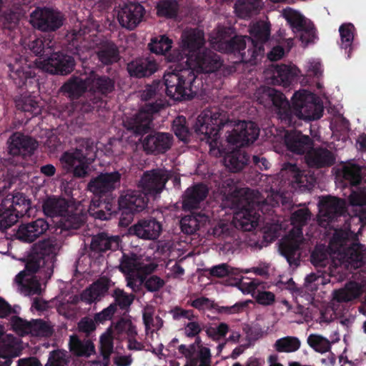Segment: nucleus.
<instances>
[{
  "label": "nucleus",
  "instance_id": "10",
  "mask_svg": "<svg viewBox=\"0 0 366 366\" xmlns=\"http://www.w3.org/2000/svg\"><path fill=\"white\" fill-rule=\"evenodd\" d=\"M6 144L11 163L22 167L29 164V161L38 147L36 139L20 132L13 133Z\"/></svg>",
  "mask_w": 366,
  "mask_h": 366
},
{
  "label": "nucleus",
  "instance_id": "34",
  "mask_svg": "<svg viewBox=\"0 0 366 366\" xmlns=\"http://www.w3.org/2000/svg\"><path fill=\"white\" fill-rule=\"evenodd\" d=\"M280 250L290 266L297 267L300 264L301 247L299 241L294 239H286L280 244Z\"/></svg>",
  "mask_w": 366,
  "mask_h": 366
},
{
  "label": "nucleus",
  "instance_id": "59",
  "mask_svg": "<svg viewBox=\"0 0 366 366\" xmlns=\"http://www.w3.org/2000/svg\"><path fill=\"white\" fill-rule=\"evenodd\" d=\"M186 123V118L179 116L173 121L172 124V129L175 135L182 142H187L189 136V130Z\"/></svg>",
  "mask_w": 366,
  "mask_h": 366
},
{
  "label": "nucleus",
  "instance_id": "2",
  "mask_svg": "<svg viewBox=\"0 0 366 366\" xmlns=\"http://www.w3.org/2000/svg\"><path fill=\"white\" fill-rule=\"evenodd\" d=\"M250 36L236 34L232 26H219L214 37L217 49L227 54L238 53L244 61L256 60L264 55V44L270 36L269 25L257 22L249 29Z\"/></svg>",
  "mask_w": 366,
  "mask_h": 366
},
{
  "label": "nucleus",
  "instance_id": "57",
  "mask_svg": "<svg viewBox=\"0 0 366 366\" xmlns=\"http://www.w3.org/2000/svg\"><path fill=\"white\" fill-rule=\"evenodd\" d=\"M362 169L357 164H351L344 167L343 178L352 186H357L362 182Z\"/></svg>",
  "mask_w": 366,
  "mask_h": 366
},
{
  "label": "nucleus",
  "instance_id": "55",
  "mask_svg": "<svg viewBox=\"0 0 366 366\" xmlns=\"http://www.w3.org/2000/svg\"><path fill=\"white\" fill-rule=\"evenodd\" d=\"M16 105L18 110L29 112L33 116H37L41 113V109L39 103L30 96L16 100Z\"/></svg>",
  "mask_w": 366,
  "mask_h": 366
},
{
  "label": "nucleus",
  "instance_id": "43",
  "mask_svg": "<svg viewBox=\"0 0 366 366\" xmlns=\"http://www.w3.org/2000/svg\"><path fill=\"white\" fill-rule=\"evenodd\" d=\"M5 199L9 200V203L8 205L11 204V209L18 214L19 218L24 217L28 213L31 202L23 193L17 192L12 195L11 198H9L8 196Z\"/></svg>",
  "mask_w": 366,
  "mask_h": 366
},
{
  "label": "nucleus",
  "instance_id": "12",
  "mask_svg": "<svg viewBox=\"0 0 366 366\" xmlns=\"http://www.w3.org/2000/svg\"><path fill=\"white\" fill-rule=\"evenodd\" d=\"M122 174L118 171L102 172L92 178L87 184L88 191L98 199L114 197L112 192L120 186Z\"/></svg>",
  "mask_w": 366,
  "mask_h": 366
},
{
  "label": "nucleus",
  "instance_id": "11",
  "mask_svg": "<svg viewBox=\"0 0 366 366\" xmlns=\"http://www.w3.org/2000/svg\"><path fill=\"white\" fill-rule=\"evenodd\" d=\"M204 44L205 39L202 31L198 29L186 31L182 35V49H173L167 56V61L182 63L188 66L193 56L204 49Z\"/></svg>",
  "mask_w": 366,
  "mask_h": 366
},
{
  "label": "nucleus",
  "instance_id": "22",
  "mask_svg": "<svg viewBox=\"0 0 366 366\" xmlns=\"http://www.w3.org/2000/svg\"><path fill=\"white\" fill-rule=\"evenodd\" d=\"M305 160L309 167L320 169L332 166L335 163V157L327 148L312 146L305 154Z\"/></svg>",
  "mask_w": 366,
  "mask_h": 366
},
{
  "label": "nucleus",
  "instance_id": "37",
  "mask_svg": "<svg viewBox=\"0 0 366 366\" xmlns=\"http://www.w3.org/2000/svg\"><path fill=\"white\" fill-rule=\"evenodd\" d=\"M249 155L242 149H234L224 157L225 166L232 172L241 171L248 163Z\"/></svg>",
  "mask_w": 366,
  "mask_h": 366
},
{
  "label": "nucleus",
  "instance_id": "29",
  "mask_svg": "<svg viewBox=\"0 0 366 366\" xmlns=\"http://www.w3.org/2000/svg\"><path fill=\"white\" fill-rule=\"evenodd\" d=\"M319 206L322 215L329 221L343 215L346 212L345 201L337 197H323L320 201Z\"/></svg>",
  "mask_w": 366,
  "mask_h": 366
},
{
  "label": "nucleus",
  "instance_id": "17",
  "mask_svg": "<svg viewBox=\"0 0 366 366\" xmlns=\"http://www.w3.org/2000/svg\"><path fill=\"white\" fill-rule=\"evenodd\" d=\"M20 355L19 339L5 334L0 325V366H11L13 358Z\"/></svg>",
  "mask_w": 366,
  "mask_h": 366
},
{
  "label": "nucleus",
  "instance_id": "19",
  "mask_svg": "<svg viewBox=\"0 0 366 366\" xmlns=\"http://www.w3.org/2000/svg\"><path fill=\"white\" fill-rule=\"evenodd\" d=\"M92 204L89 207V213L94 219L99 220H109L112 217H119L116 206L115 197L106 199H93Z\"/></svg>",
  "mask_w": 366,
  "mask_h": 366
},
{
  "label": "nucleus",
  "instance_id": "33",
  "mask_svg": "<svg viewBox=\"0 0 366 366\" xmlns=\"http://www.w3.org/2000/svg\"><path fill=\"white\" fill-rule=\"evenodd\" d=\"M119 243L118 236H109L107 233L100 232L92 237L90 248L97 252L116 250L119 248Z\"/></svg>",
  "mask_w": 366,
  "mask_h": 366
},
{
  "label": "nucleus",
  "instance_id": "60",
  "mask_svg": "<svg viewBox=\"0 0 366 366\" xmlns=\"http://www.w3.org/2000/svg\"><path fill=\"white\" fill-rule=\"evenodd\" d=\"M310 262L315 267H325L328 263V253L325 246L317 245L310 255Z\"/></svg>",
  "mask_w": 366,
  "mask_h": 366
},
{
  "label": "nucleus",
  "instance_id": "13",
  "mask_svg": "<svg viewBox=\"0 0 366 366\" xmlns=\"http://www.w3.org/2000/svg\"><path fill=\"white\" fill-rule=\"evenodd\" d=\"M30 18L32 25L41 31H56L65 20L60 11L49 7H37L31 12Z\"/></svg>",
  "mask_w": 366,
  "mask_h": 366
},
{
  "label": "nucleus",
  "instance_id": "41",
  "mask_svg": "<svg viewBox=\"0 0 366 366\" xmlns=\"http://www.w3.org/2000/svg\"><path fill=\"white\" fill-rule=\"evenodd\" d=\"M355 29L352 24H342L339 28L340 35V47L345 49L347 58L351 57L352 51L353 50V41H354V31Z\"/></svg>",
  "mask_w": 366,
  "mask_h": 366
},
{
  "label": "nucleus",
  "instance_id": "39",
  "mask_svg": "<svg viewBox=\"0 0 366 366\" xmlns=\"http://www.w3.org/2000/svg\"><path fill=\"white\" fill-rule=\"evenodd\" d=\"M97 55L99 61L106 66L112 65L119 60V51L113 42H106L98 49Z\"/></svg>",
  "mask_w": 366,
  "mask_h": 366
},
{
  "label": "nucleus",
  "instance_id": "14",
  "mask_svg": "<svg viewBox=\"0 0 366 366\" xmlns=\"http://www.w3.org/2000/svg\"><path fill=\"white\" fill-rule=\"evenodd\" d=\"M219 56L208 49H203L202 51L197 52L192 60H189L188 66L197 72L212 73L222 66ZM187 67V65L184 64Z\"/></svg>",
  "mask_w": 366,
  "mask_h": 366
},
{
  "label": "nucleus",
  "instance_id": "58",
  "mask_svg": "<svg viewBox=\"0 0 366 366\" xmlns=\"http://www.w3.org/2000/svg\"><path fill=\"white\" fill-rule=\"evenodd\" d=\"M139 262L137 254L134 253L131 255L123 254L120 259L119 270L124 274L137 271Z\"/></svg>",
  "mask_w": 366,
  "mask_h": 366
},
{
  "label": "nucleus",
  "instance_id": "15",
  "mask_svg": "<svg viewBox=\"0 0 366 366\" xmlns=\"http://www.w3.org/2000/svg\"><path fill=\"white\" fill-rule=\"evenodd\" d=\"M173 136L169 133L153 132L142 140L143 150L147 154H164L172 147Z\"/></svg>",
  "mask_w": 366,
  "mask_h": 366
},
{
  "label": "nucleus",
  "instance_id": "38",
  "mask_svg": "<svg viewBox=\"0 0 366 366\" xmlns=\"http://www.w3.org/2000/svg\"><path fill=\"white\" fill-rule=\"evenodd\" d=\"M300 70L296 66L277 65L274 70V81L284 86H290L296 79Z\"/></svg>",
  "mask_w": 366,
  "mask_h": 366
},
{
  "label": "nucleus",
  "instance_id": "36",
  "mask_svg": "<svg viewBox=\"0 0 366 366\" xmlns=\"http://www.w3.org/2000/svg\"><path fill=\"white\" fill-rule=\"evenodd\" d=\"M43 211L46 216L62 217L67 213L69 203L64 198L49 197L43 202Z\"/></svg>",
  "mask_w": 366,
  "mask_h": 366
},
{
  "label": "nucleus",
  "instance_id": "25",
  "mask_svg": "<svg viewBox=\"0 0 366 366\" xmlns=\"http://www.w3.org/2000/svg\"><path fill=\"white\" fill-rule=\"evenodd\" d=\"M9 76L19 88L26 85L27 81L31 82L35 79V73L26 64L25 59L20 58L14 64H9Z\"/></svg>",
  "mask_w": 366,
  "mask_h": 366
},
{
  "label": "nucleus",
  "instance_id": "16",
  "mask_svg": "<svg viewBox=\"0 0 366 366\" xmlns=\"http://www.w3.org/2000/svg\"><path fill=\"white\" fill-rule=\"evenodd\" d=\"M242 209L234 215L232 224L237 229L250 232L255 229L260 219L259 213L254 207V203L247 202V205L241 203Z\"/></svg>",
  "mask_w": 366,
  "mask_h": 366
},
{
  "label": "nucleus",
  "instance_id": "23",
  "mask_svg": "<svg viewBox=\"0 0 366 366\" xmlns=\"http://www.w3.org/2000/svg\"><path fill=\"white\" fill-rule=\"evenodd\" d=\"M162 224L154 218L139 219L129 228L130 234L144 239H156L162 232Z\"/></svg>",
  "mask_w": 366,
  "mask_h": 366
},
{
  "label": "nucleus",
  "instance_id": "44",
  "mask_svg": "<svg viewBox=\"0 0 366 366\" xmlns=\"http://www.w3.org/2000/svg\"><path fill=\"white\" fill-rule=\"evenodd\" d=\"M8 199H3L0 204V229L4 230L17 222L19 219L18 214L11 209Z\"/></svg>",
  "mask_w": 366,
  "mask_h": 366
},
{
  "label": "nucleus",
  "instance_id": "56",
  "mask_svg": "<svg viewBox=\"0 0 366 366\" xmlns=\"http://www.w3.org/2000/svg\"><path fill=\"white\" fill-rule=\"evenodd\" d=\"M113 349L114 344L112 335L110 333H104L100 337V352L103 357L104 366H108Z\"/></svg>",
  "mask_w": 366,
  "mask_h": 366
},
{
  "label": "nucleus",
  "instance_id": "18",
  "mask_svg": "<svg viewBox=\"0 0 366 366\" xmlns=\"http://www.w3.org/2000/svg\"><path fill=\"white\" fill-rule=\"evenodd\" d=\"M168 180L169 175L166 172L157 169L145 172L140 184L146 194L156 195L163 191Z\"/></svg>",
  "mask_w": 366,
  "mask_h": 366
},
{
  "label": "nucleus",
  "instance_id": "8",
  "mask_svg": "<svg viewBox=\"0 0 366 366\" xmlns=\"http://www.w3.org/2000/svg\"><path fill=\"white\" fill-rule=\"evenodd\" d=\"M87 82L89 84V90L79 101V109L84 113H89L101 107L106 103L104 99L115 89V80L113 78L99 75L93 70L87 74Z\"/></svg>",
  "mask_w": 366,
  "mask_h": 366
},
{
  "label": "nucleus",
  "instance_id": "51",
  "mask_svg": "<svg viewBox=\"0 0 366 366\" xmlns=\"http://www.w3.org/2000/svg\"><path fill=\"white\" fill-rule=\"evenodd\" d=\"M111 295L114 301L110 305H114L116 311H117L118 307L122 310H127L134 300V295L133 294H127L119 288H115Z\"/></svg>",
  "mask_w": 366,
  "mask_h": 366
},
{
  "label": "nucleus",
  "instance_id": "64",
  "mask_svg": "<svg viewBox=\"0 0 366 366\" xmlns=\"http://www.w3.org/2000/svg\"><path fill=\"white\" fill-rule=\"evenodd\" d=\"M68 362L66 352L57 350L50 352L46 366H67Z\"/></svg>",
  "mask_w": 366,
  "mask_h": 366
},
{
  "label": "nucleus",
  "instance_id": "1",
  "mask_svg": "<svg viewBox=\"0 0 366 366\" xmlns=\"http://www.w3.org/2000/svg\"><path fill=\"white\" fill-rule=\"evenodd\" d=\"M232 128L227 132V141L229 144L242 147L253 143L259 137V129L251 121L237 123L229 120L227 113L218 108L204 109L197 117L194 130L201 142L209 144V152H220L219 132L223 127Z\"/></svg>",
  "mask_w": 366,
  "mask_h": 366
},
{
  "label": "nucleus",
  "instance_id": "63",
  "mask_svg": "<svg viewBox=\"0 0 366 366\" xmlns=\"http://www.w3.org/2000/svg\"><path fill=\"white\" fill-rule=\"evenodd\" d=\"M234 229L232 224L219 222L211 229L209 234L214 237L224 239L233 234Z\"/></svg>",
  "mask_w": 366,
  "mask_h": 366
},
{
  "label": "nucleus",
  "instance_id": "45",
  "mask_svg": "<svg viewBox=\"0 0 366 366\" xmlns=\"http://www.w3.org/2000/svg\"><path fill=\"white\" fill-rule=\"evenodd\" d=\"M172 40L166 35H159L152 39L149 48L151 52L164 55L167 60V56L172 51Z\"/></svg>",
  "mask_w": 366,
  "mask_h": 366
},
{
  "label": "nucleus",
  "instance_id": "9",
  "mask_svg": "<svg viewBox=\"0 0 366 366\" xmlns=\"http://www.w3.org/2000/svg\"><path fill=\"white\" fill-rule=\"evenodd\" d=\"M146 193L128 189L123 192L116 200V206L119 213V225L127 227L137 213L142 212L148 204Z\"/></svg>",
  "mask_w": 366,
  "mask_h": 366
},
{
  "label": "nucleus",
  "instance_id": "28",
  "mask_svg": "<svg viewBox=\"0 0 366 366\" xmlns=\"http://www.w3.org/2000/svg\"><path fill=\"white\" fill-rule=\"evenodd\" d=\"M89 90V84L87 82V74L84 76H71L61 87V91L72 100L79 99Z\"/></svg>",
  "mask_w": 366,
  "mask_h": 366
},
{
  "label": "nucleus",
  "instance_id": "54",
  "mask_svg": "<svg viewBox=\"0 0 366 366\" xmlns=\"http://www.w3.org/2000/svg\"><path fill=\"white\" fill-rule=\"evenodd\" d=\"M307 342L315 352L325 353L330 350L331 342L326 337L317 334H310Z\"/></svg>",
  "mask_w": 366,
  "mask_h": 366
},
{
  "label": "nucleus",
  "instance_id": "46",
  "mask_svg": "<svg viewBox=\"0 0 366 366\" xmlns=\"http://www.w3.org/2000/svg\"><path fill=\"white\" fill-rule=\"evenodd\" d=\"M333 298L337 302H348L357 298L359 295V288L357 284L350 282L344 288L335 290Z\"/></svg>",
  "mask_w": 366,
  "mask_h": 366
},
{
  "label": "nucleus",
  "instance_id": "49",
  "mask_svg": "<svg viewBox=\"0 0 366 366\" xmlns=\"http://www.w3.org/2000/svg\"><path fill=\"white\" fill-rule=\"evenodd\" d=\"M204 217L200 214L185 215L179 222L181 231L186 234H194L199 229L201 219Z\"/></svg>",
  "mask_w": 366,
  "mask_h": 366
},
{
  "label": "nucleus",
  "instance_id": "4",
  "mask_svg": "<svg viewBox=\"0 0 366 366\" xmlns=\"http://www.w3.org/2000/svg\"><path fill=\"white\" fill-rule=\"evenodd\" d=\"M163 77L164 91L167 97L175 101L192 99L202 86V79L195 71L182 63H175Z\"/></svg>",
  "mask_w": 366,
  "mask_h": 366
},
{
  "label": "nucleus",
  "instance_id": "62",
  "mask_svg": "<svg viewBox=\"0 0 366 366\" xmlns=\"http://www.w3.org/2000/svg\"><path fill=\"white\" fill-rule=\"evenodd\" d=\"M11 325L12 330L19 336L29 334L30 321L14 315L11 318Z\"/></svg>",
  "mask_w": 366,
  "mask_h": 366
},
{
  "label": "nucleus",
  "instance_id": "50",
  "mask_svg": "<svg viewBox=\"0 0 366 366\" xmlns=\"http://www.w3.org/2000/svg\"><path fill=\"white\" fill-rule=\"evenodd\" d=\"M300 340L294 336H287L276 340L274 347L278 352H293L300 347Z\"/></svg>",
  "mask_w": 366,
  "mask_h": 366
},
{
  "label": "nucleus",
  "instance_id": "27",
  "mask_svg": "<svg viewBox=\"0 0 366 366\" xmlns=\"http://www.w3.org/2000/svg\"><path fill=\"white\" fill-rule=\"evenodd\" d=\"M285 143L289 151L297 154H306L313 146V141L309 136L297 131L287 133Z\"/></svg>",
  "mask_w": 366,
  "mask_h": 366
},
{
  "label": "nucleus",
  "instance_id": "26",
  "mask_svg": "<svg viewBox=\"0 0 366 366\" xmlns=\"http://www.w3.org/2000/svg\"><path fill=\"white\" fill-rule=\"evenodd\" d=\"M127 69L130 76L140 79L155 73L158 69V64L153 58H137L127 64Z\"/></svg>",
  "mask_w": 366,
  "mask_h": 366
},
{
  "label": "nucleus",
  "instance_id": "31",
  "mask_svg": "<svg viewBox=\"0 0 366 366\" xmlns=\"http://www.w3.org/2000/svg\"><path fill=\"white\" fill-rule=\"evenodd\" d=\"M46 265L53 263L56 253V244L52 239H45L33 245L31 252Z\"/></svg>",
  "mask_w": 366,
  "mask_h": 366
},
{
  "label": "nucleus",
  "instance_id": "32",
  "mask_svg": "<svg viewBox=\"0 0 366 366\" xmlns=\"http://www.w3.org/2000/svg\"><path fill=\"white\" fill-rule=\"evenodd\" d=\"M340 255L355 269L361 268L365 263L366 254L364 252L363 246L360 243L351 242Z\"/></svg>",
  "mask_w": 366,
  "mask_h": 366
},
{
  "label": "nucleus",
  "instance_id": "24",
  "mask_svg": "<svg viewBox=\"0 0 366 366\" xmlns=\"http://www.w3.org/2000/svg\"><path fill=\"white\" fill-rule=\"evenodd\" d=\"M209 194V188L204 183H196L188 187L182 195L184 210L197 209Z\"/></svg>",
  "mask_w": 366,
  "mask_h": 366
},
{
  "label": "nucleus",
  "instance_id": "48",
  "mask_svg": "<svg viewBox=\"0 0 366 366\" xmlns=\"http://www.w3.org/2000/svg\"><path fill=\"white\" fill-rule=\"evenodd\" d=\"M248 292L252 293V297L259 305L269 306L275 302V295L273 292L258 290L257 285L253 282L249 283Z\"/></svg>",
  "mask_w": 366,
  "mask_h": 366
},
{
  "label": "nucleus",
  "instance_id": "30",
  "mask_svg": "<svg viewBox=\"0 0 366 366\" xmlns=\"http://www.w3.org/2000/svg\"><path fill=\"white\" fill-rule=\"evenodd\" d=\"M111 280L107 277H102L92 284L81 294V301L92 304L100 300L104 297L110 287Z\"/></svg>",
  "mask_w": 366,
  "mask_h": 366
},
{
  "label": "nucleus",
  "instance_id": "61",
  "mask_svg": "<svg viewBox=\"0 0 366 366\" xmlns=\"http://www.w3.org/2000/svg\"><path fill=\"white\" fill-rule=\"evenodd\" d=\"M311 212L308 208H301L294 211L291 215V223L301 232V227L310 219Z\"/></svg>",
  "mask_w": 366,
  "mask_h": 366
},
{
  "label": "nucleus",
  "instance_id": "52",
  "mask_svg": "<svg viewBox=\"0 0 366 366\" xmlns=\"http://www.w3.org/2000/svg\"><path fill=\"white\" fill-rule=\"evenodd\" d=\"M53 332L52 327L41 319H33L30 321L29 335L33 337H48Z\"/></svg>",
  "mask_w": 366,
  "mask_h": 366
},
{
  "label": "nucleus",
  "instance_id": "5",
  "mask_svg": "<svg viewBox=\"0 0 366 366\" xmlns=\"http://www.w3.org/2000/svg\"><path fill=\"white\" fill-rule=\"evenodd\" d=\"M164 91V84L160 80H155L150 85H147L142 93L144 101L152 99L154 102L145 103L139 111L127 122V129L135 135H143L149 132L152 128L153 114L159 112L165 106L164 102L161 99Z\"/></svg>",
  "mask_w": 366,
  "mask_h": 366
},
{
  "label": "nucleus",
  "instance_id": "3",
  "mask_svg": "<svg viewBox=\"0 0 366 366\" xmlns=\"http://www.w3.org/2000/svg\"><path fill=\"white\" fill-rule=\"evenodd\" d=\"M264 94L272 102L280 119L288 125L295 124L296 118L316 120L322 117V103L315 94L307 90L296 92L292 98V105L285 95L275 89L269 87Z\"/></svg>",
  "mask_w": 366,
  "mask_h": 366
},
{
  "label": "nucleus",
  "instance_id": "6",
  "mask_svg": "<svg viewBox=\"0 0 366 366\" xmlns=\"http://www.w3.org/2000/svg\"><path fill=\"white\" fill-rule=\"evenodd\" d=\"M54 43L49 39H36L30 44L31 51L43 59L42 68L51 74L66 75L74 69L72 56L54 51Z\"/></svg>",
  "mask_w": 366,
  "mask_h": 366
},
{
  "label": "nucleus",
  "instance_id": "42",
  "mask_svg": "<svg viewBox=\"0 0 366 366\" xmlns=\"http://www.w3.org/2000/svg\"><path fill=\"white\" fill-rule=\"evenodd\" d=\"M86 222V214L82 212H69L61 218L60 224L63 230L79 229Z\"/></svg>",
  "mask_w": 366,
  "mask_h": 366
},
{
  "label": "nucleus",
  "instance_id": "21",
  "mask_svg": "<svg viewBox=\"0 0 366 366\" xmlns=\"http://www.w3.org/2000/svg\"><path fill=\"white\" fill-rule=\"evenodd\" d=\"M49 223L42 218L19 225L16 237L24 242H33L49 229Z\"/></svg>",
  "mask_w": 366,
  "mask_h": 366
},
{
  "label": "nucleus",
  "instance_id": "7",
  "mask_svg": "<svg viewBox=\"0 0 366 366\" xmlns=\"http://www.w3.org/2000/svg\"><path fill=\"white\" fill-rule=\"evenodd\" d=\"M96 148L91 139H84L72 152H65L60 161L67 172L75 178H84L89 174V166L96 159Z\"/></svg>",
  "mask_w": 366,
  "mask_h": 366
},
{
  "label": "nucleus",
  "instance_id": "53",
  "mask_svg": "<svg viewBox=\"0 0 366 366\" xmlns=\"http://www.w3.org/2000/svg\"><path fill=\"white\" fill-rule=\"evenodd\" d=\"M229 332V327L225 322L213 323L206 326L205 332L208 337L213 341L218 342L225 338Z\"/></svg>",
  "mask_w": 366,
  "mask_h": 366
},
{
  "label": "nucleus",
  "instance_id": "20",
  "mask_svg": "<svg viewBox=\"0 0 366 366\" xmlns=\"http://www.w3.org/2000/svg\"><path fill=\"white\" fill-rule=\"evenodd\" d=\"M144 14V9L140 4L129 3L119 11L117 19L122 26L132 30L141 22Z\"/></svg>",
  "mask_w": 366,
  "mask_h": 366
},
{
  "label": "nucleus",
  "instance_id": "47",
  "mask_svg": "<svg viewBox=\"0 0 366 366\" xmlns=\"http://www.w3.org/2000/svg\"><path fill=\"white\" fill-rule=\"evenodd\" d=\"M46 266L44 263H43L42 260L38 259L34 254L31 252L29 256V259L28 262L26 263L25 269L23 271H21L16 277V281L19 284H22L25 280V277L26 276H32L35 274L40 267Z\"/></svg>",
  "mask_w": 366,
  "mask_h": 366
},
{
  "label": "nucleus",
  "instance_id": "40",
  "mask_svg": "<svg viewBox=\"0 0 366 366\" xmlns=\"http://www.w3.org/2000/svg\"><path fill=\"white\" fill-rule=\"evenodd\" d=\"M283 16L295 33H299L312 23L300 12L292 9H285Z\"/></svg>",
  "mask_w": 366,
  "mask_h": 366
},
{
  "label": "nucleus",
  "instance_id": "35",
  "mask_svg": "<svg viewBox=\"0 0 366 366\" xmlns=\"http://www.w3.org/2000/svg\"><path fill=\"white\" fill-rule=\"evenodd\" d=\"M350 230L336 229L331 237L328 249L333 254H342V252L347 248L353 241L351 239Z\"/></svg>",
  "mask_w": 366,
  "mask_h": 366
}]
</instances>
